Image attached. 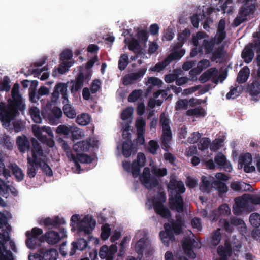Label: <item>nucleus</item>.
<instances>
[{"label": "nucleus", "instance_id": "nucleus-1", "mask_svg": "<svg viewBox=\"0 0 260 260\" xmlns=\"http://www.w3.org/2000/svg\"><path fill=\"white\" fill-rule=\"evenodd\" d=\"M68 85L64 83H57L51 95V101L55 103L59 99V94H61L63 99L62 103L64 104L63 110L64 115L68 118L73 119L76 116L75 109L69 104L68 94L67 93Z\"/></svg>", "mask_w": 260, "mask_h": 260}, {"label": "nucleus", "instance_id": "nucleus-2", "mask_svg": "<svg viewBox=\"0 0 260 260\" xmlns=\"http://www.w3.org/2000/svg\"><path fill=\"white\" fill-rule=\"evenodd\" d=\"M70 226L72 227L71 231H75V224L77 223V232L80 234L83 232L85 235H88L89 238H91L90 234L94 229L96 225V221L92 216L89 215H85L82 219L78 214H74L71 218Z\"/></svg>", "mask_w": 260, "mask_h": 260}, {"label": "nucleus", "instance_id": "nucleus-3", "mask_svg": "<svg viewBox=\"0 0 260 260\" xmlns=\"http://www.w3.org/2000/svg\"><path fill=\"white\" fill-rule=\"evenodd\" d=\"M225 21L224 19L220 20L217 29V32L214 38L210 40L205 39L203 41V48L206 54L211 53L214 50L215 44H220L226 37Z\"/></svg>", "mask_w": 260, "mask_h": 260}, {"label": "nucleus", "instance_id": "nucleus-4", "mask_svg": "<svg viewBox=\"0 0 260 260\" xmlns=\"http://www.w3.org/2000/svg\"><path fill=\"white\" fill-rule=\"evenodd\" d=\"M8 103L6 106L2 103L0 104V120L5 128L10 129L11 121L19 115L20 110L10 102Z\"/></svg>", "mask_w": 260, "mask_h": 260}, {"label": "nucleus", "instance_id": "nucleus-5", "mask_svg": "<svg viewBox=\"0 0 260 260\" xmlns=\"http://www.w3.org/2000/svg\"><path fill=\"white\" fill-rule=\"evenodd\" d=\"M255 10V7L253 5H244L239 9L238 14L234 19L233 25L237 27L242 23L247 21L248 16L252 15Z\"/></svg>", "mask_w": 260, "mask_h": 260}, {"label": "nucleus", "instance_id": "nucleus-6", "mask_svg": "<svg viewBox=\"0 0 260 260\" xmlns=\"http://www.w3.org/2000/svg\"><path fill=\"white\" fill-rule=\"evenodd\" d=\"M66 236L65 229L61 228L59 233L54 231L47 232L45 235L40 237L39 241L40 242L46 241L48 244L53 245L57 243L61 239Z\"/></svg>", "mask_w": 260, "mask_h": 260}, {"label": "nucleus", "instance_id": "nucleus-7", "mask_svg": "<svg viewBox=\"0 0 260 260\" xmlns=\"http://www.w3.org/2000/svg\"><path fill=\"white\" fill-rule=\"evenodd\" d=\"M19 88V84L17 83H15L11 90L12 99H9L8 102H10L17 107L20 112H23L25 109V105L20 93Z\"/></svg>", "mask_w": 260, "mask_h": 260}, {"label": "nucleus", "instance_id": "nucleus-8", "mask_svg": "<svg viewBox=\"0 0 260 260\" xmlns=\"http://www.w3.org/2000/svg\"><path fill=\"white\" fill-rule=\"evenodd\" d=\"M140 179L145 187L148 189L158 186L159 181L156 177H151L150 170L148 167L144 168Z\"/></svg>", "mask_w": 260, "mask_h": 260}, {"label": "nucleus", "instance_id": "nucleus-9", "mask_svg": "<svg viewBox=\"0 0 260 260\" xmlns=\"http://www.w3.org/2000/svg\"><path fill=\"white\" fill-rule=\"evenodd\" d=\"M43 234L42 229L35 227L31 229V231H27L25 233L27 239L25 241L26 246L30 249L36 248L38 242H40L38 237Z\"/></svg>", "mask_w": 260, "mask_h": 260}, {"label": "nucleus", "instance_id": "nucleus-10", "mask_svg": "<svg viewBox=\"0 0 260 260\" xmlns=\"http://www.w3.org/2000/svg\"><path fill=\"white\" fill-rule=\"evenodd\" d=\"M61 110L54 106L52 109L45 110L43 111V116L47 120L50 124L56 125L58 123L60 118L62 116Z\"/></svg>", "mask_w": 260, "mask_h": 260}, {"label": "nucleus", "instance_id": "nucleus-11", "mask_svg": "<svg viewBox=\"0 0 260 260\" xmlns=\"http://www.w3.org/2000/svg\"><path fill=\"white\" fill-rule=\"evenodd\" d=\"M169 206L173 211L181 213L184 210V201L181 194L176 193L169 197Z\"/></svg>", "mask_w": 260, "mask_h": 260}, {"label": "nucleus", "instance_id": "nucleus-12", "mask_svg": "<svg viewBox=\"0 0 260 260\" xmlns=\"http://www.w3.org/2000/svg\"><path fill=\"white\" fill-rule=\"evenodd\" d=\"M11 231V226L10 225L6 226V229H3L0 232V260L4 258L3 253L11 251L8 250L6 244L10 240L9 233Z\"/></svg>", "mask_w": 260, "mask_h": 260}, {"label": "nucleus", "instance_id": "nucleus-13", "mask_svg": "<svg viewBox=\"0 0 260 260\" xmlns=\"http://www.w3.org/2000/svg\"><path fill=\"white\" fill-rule=\"evenodd\" d=\"M32 144L31 154L32 157L30 159L34 160L43 161V158L41 157L44 156V152L42 147L38 141L34 138L31 139Z\"/></svg>", "mask_w": 260, "mask_h": 260}, {"label": "nucleus", "instance_id": "nucleus-14", "mask_svg": "<svg viewBox=\"0 0 260 260\" xmlns=\"http://www.w3.org/2000/svg\"><path fill=\"white\" fill-rule=\"evenodd\" d=\"M42 161L34 160L30 159V157L28 155L27 157V175L30 178H34L36 175L38 170L41 167Z\"/></svg>", "mask_w": 260, "mask_h": 260}, {"label": "nucleus", "instance_id": "nucleus-15", "mask_svg": "<svg viewBox=\"0 0 260 260\" xmlns=\"http://www.w3.org/2000/svg\"><path fill=\"white\" fill-rule=\"evenodd\" d=\"M147 69L142 68L135 73H132L125 75L123 78V83L125 85L132 84L134 81L142 77L146 72Z\"/></svg>", "mask_w": 260, "mask_h": 260}, {"label": "nucleus", "instance_id": "nucleus-16", "mask_svg": "<svg viewBox=\"0 0 260 260\" xmlns=\"http://www.w3.org/2000/svg\"><path fill=\"white\" fill-rule=\"evenodd\" d=\"M214 161L219 168H223L224 171L228 172L232 171V167L230 162L226 159L225 156L221 152L218 153L215 155Z\"/></svg>", "mask_w": 260, "mask_h": 260}, {"label": "nucleus", "instance_id": "nucleus-17", "mask_svg": "<svg viewBox=\"0 0 260 260\" xmlns=\"http://www.w3.org/2000/svg\"><path fill=\"white\" fill-rule=\"evenodd\" d=\"M66 221L64 218H60L59 216H55L51 218L50 217L45 218L41 220L40 224H44L45 226H51L52 228H59L61 225L64 224Z\"/></svg>", "mask_w": 260, "mask_h": 260}, {"label": "nucleus", "instance_id": "nucleus-18", "mask_svg": "<svg viewBox=\"0 0 260 260\" xmlns=\"http://www.w3.org/2000/svg\"><path fill=\"white\" fill-rule=\"evenodd\" d=\"M38 252L42 255L43 260H56L58 253L54 248L42 247L38 249Z\"/></svg>", "mask_w": 260, "mask_h": 260}, {"label": "nucleus", "instance_id": "nucleus-19", "mask_svg": "<svg viewBox=\"0 0 260 260\" xmlns=\"http://www.w3.org/2000/svg\"><path fill=\"white\" fill-rule=\"evenodd\" d=\"M16 144L21 153H25L30 150V142L25 135L18 136L16 139Z\"/></svg>", "mask_w": 260, "mask_h": 260}, {"label": "nucleus", "instance_id": "nucleus-20", "mask_svg": "<svg viewBox=\"0 0 260 260\" xmlns=\"http://www.w3.org/2000/svg\"><path fill=\"white\" fill-rule=\"evenodd\" d=\"M137 151V148L134 146L132 141H125L123 142L122 147V153L125 158L129 157L131 154H135Z\"/></svg>", "mask_w": 260, "mask_h": 260}, {"label": "nucleus", "instance_id": "nucleus-21", "mask_svg": "<svg viewBox=\"0 0 260 260\" xmlns=\"http://www.w3.org/2000/svg\"><path fill=\"white\" fill-rule=\"evenodd\" d=\"M168 188L172 191H176V193L182 194L185 192L186 189L182 181L171 179L168 185Z\"/></svg>", "mask_w": 260, "mask_h": 260}, {"label": "nucleus", "instance_id": "nucleus-22", "mask_svg": "<svg viewBox=\"0 0 260 260\" xmlns=\"http://www.w3.org/2000/svg\"><path fill=\"white\" fill-rule=\"evenodd\" d=\"M88 245L87 241L84 238H79L76 242H73L72 243V247L70 252V255H74L77 250L83 251L86 249Z\"/></svg>", "mask_w": 260, "mask_h": 260}, {"label": "nucleus", "instance_id": "nucleus-23", "mask_svg": "<svg viewBox=\"0 0 260 260\" xmlns=\"http://www.w3.org/2000/svg\"><path fill=\"white\" fill-rule=\"evenodd\" d=\"M167 228V229H165V231L160 232L159 236L164 245L169 246L170 241H174L175 238L172 230H171L168 227Z\"/></svg>", "mask_w": 260, "mask_h": 260}, {"label": "nucleus", "instance_id": "nucleus-24", "mask_svg": "<svg viewBox=\"0 0 260 260\" xmlns=\"http://www.w3.org/2000/svg\"><path fill=\"white\" fill-rule=\"evenodd\" d=\"M90 146L91 143L89 141L83 140L79 141L74 144L73 149L77 153H83L87 152L89 150Z\"/></svg>", "mask_w": 260, "mask_h": 260}, {"label": "nucleus", "instance_id": "nucleus-25", "mask_svg": "<svg viewBox=\"0 0 260 260\" xmlns=\"http://www.w3.org/2000/svg\"><path fill=\"white\" fill-rule=\"evenodd\" d=\"M84 75L82 72L78 73L75 81V84L71 88V92L73 93L75 92L78 91L83 86L84 82Z\"/></svg>", "mask_w": 260, "mask_h": 260}, {"label": "nucleus", "instance_id": "nucleus-26", "mask_svg": "<svg viewBox=\"0 0 260 260\" xmlns=\"http://www.w3.org/2000/svg\"><path fill=\"white\" fill-rule=\"evenodd\" d=\"M248 93L252 96H257L260 93V80H254L247 87Z\"/></svg>", "mask_w": 260, "mask_h": 260}, {"label": "nucleus", "instance_id": "nucleus-27", "mask_svg": "<svg viewBox=\"0 0 260 260\" xmlns=\"http://www.w3.org/2000/svg\"><path fill=\"white\" fill-rule=\"evenodd\" d=\"M218 70L216 68H211L200 76L199 80L201 83H205L212 77L216 76Z\"/></svg>", "mask_w": 260, "mask_h": 260}, {"label": "nucleus", "instance_id": "nucleus-28", "mask_svg": "<svg viewBox=\"0 0 260 260\" xmlns=\"http://www.w3.org/2000/svg\"><path fill=\"white\" fill-rule=\"evenodd\" d=\"M230 187L233 190L241 193L248 190L250 185L244 182H234L231 184Z\"/></svg>", "mask_w": 260, "mask_h": 260}, {"label": "nucleus", "instance_id": "nucleus-29", "mask_svg": "<svg viewBox=\"0 0 260 260\" xmlns=\"http://www.w3.org/2000/svg\"><path fill=\"white\" fill-rule=\"evenodd\" d=\"M250 74V70L248 67L245 66L240 70L238 74L236 81L239 84L245 83L248 79Z\"/></svg>", "mask_w": 260, "mask_h": 260}, {"label": "nucleus", "instance_id": "nucleus-30", "mask_svg": "<svg viewBox=\"0 0 260 260\" xmlns=\"http://www.w3.org/2000/svg\"><path fill=\"white\" fill-rule=\"evenodd\" d=\"M168 227L173 232L176 234H179L182 231V223L180 219H178L175 221H173L171 224L166 223L164 224L165 229H167Z\"/></svg>", "mask_w": 260, "mask_h": 260}, {"label": "nucleus", "instance_id": "nucleus-31", "mask_svg": "<svg viewBox=\"0 0 260 260\" xmlns=\"http://www.w3.org/2000/svg\"><path fill=\"white\" fill-rule=\"evenodd\" d=\"M225 45L222 44L216 48L214 51L212 52V57L211 60L212 61H215L217 59L222 58L225 55L224 51Z\"/></svg>", "mask_w": 260, "mask_h": 260}, {"label": "nucleus", "instance_id": "nucleus-32", "mask_svg": "<svg viewBox=\"0 0 260 260\" xmlns=\"http://www.w3.org/2000/svg\"><path fill=\"white\" fill-rule=\"evenodd\" d=\"M186 114L188 116H193L196 117H204L206 116V112L203 107L199 106L188 110L186 111Z\"/></svg>", "mask_w": 260, "mask_h": 260}, {"label": "nucleus", "instance_id": "nucleus-33", "mask_svg": "<svg viewBox=\"0 0 260 260\" xmlns=\"http://www.w3.org/2000/svg\"><path fill=\"white\" fill-rule=\"evenodd\" d=\"M155 213L165 218H169L171 217V214L170 210L164 205L153 206Z\"/></svg>", "mask_w": 260, "mask_h": 260}, {"label": "nucleus", "instance_id": "nucleus-34", "mask_svg": "<svg viewBox=\"0 0 260 260\" xmlns=\"http://www.w3.org/2000/svg\"><path fill=\"white\" fill-rule=\"evenodd\" d=\"M56 132L58 134L63 135H69L71 133L73 139H78L75 134V133H77V131L71 132L70 128L64 125H59L56 129Z\"/></svg>", "mask_w": 260, "mask_h": 260}, {"label": "nucleus", "instance_id": "nucleus-35", "mask_svg": "<svg viewBox=\"0 0 260 260\" xmlns=\"http://www.w3.org/2000/svg\"><path fill=\"white\" fill-rule=\"evenodd\" d=\"M218 254L224 258H228L232 254V248L230 245H226L225 247L219 246L217 250Z\"/></svg>", "mask_w": 260, "mask_h": 260}, {"label": "nucleus", "instance_id": "nucleus-36", "mask_svg": "<svg viewBox=\"0 0 260 260\" xmlns=\"http://www.w3.org/2000/svg\"><path fill=\"white\" fill-rule=\"evenodd\" d=\"M30 115L34 122L36 123H41L42 118L40 116L39 109L36 107H32L29 109Z\"/></svg>", "mask_w": 260, "mask_h": 260}, {"label": "nucleus", "instance_id": "nucleus-37", "mask_svg": "<svg viewBox=\"0 0 260 260\" xmlns=\"http://www.w3.org/2000/svg\"><path fill=\"white\" fill-rule=\"evenodd\" d=\"M91 117L88 114L83 113L78 115L76 118V122L82 126L87 125L90 122Z\"/></svg>", "mask_w": 260, "mask_h": 260}, {"label": "nucleus", "instance_id": "nucleus-38", "mask_svg": "<svg viewBox=\"0 0 260 260\" xmlns=\"http://www.w3.org/2000/svg\"><path fill=\"white\" fill-rule=\"evenodd\" d=\"M12 171L13 174L15 176L18 181H22L24 176L22 169L17 165H12Z\"/></svg>", "mask_w": 260, "mask_h": 260}, {"label": "nucleus", "instance_id": "nucleus-39", "mask_svg": "<svg viewBox=\"0 0 260 260\" xmlns=\"http://www.w3.org/2000/svg\"><path fill=\"white\" fill-rule=\"evenodd\" d=\"M129 63L128 56L127 54H122L118 60V68L120 71L124 70Z\"/></svg>", "mask_w": 260, "mask_h": 260}, {"label": "nucleus", "instance_id": "nucleus-40", "mask_svg": "<svg viewBox=\"0 0 260 260\" xmlns=\"http://www.w3.org/2000/svg\"><path fill=\"white\" fill-rule=\"evenodd\" d=\"M239 167L241 168L243 167V165H250L252 161V156L250 153H246L244 155H241L239 157Z\"/></svg>", "mask_w": 260, "mask_h": 260}, {"label": "nucleus", "instance_id": "nucleus-41", "mask_svg": "<svg viewBox=\"0 0 260 260\" xmlns=\"http://www.w3.org/2000/svg\"><path fill=\"white\" fill-rule=\"evenodd\" d=\"M183 248L185 253L190 258H194L196 255L192 248L191 244L190 242H186L182 244Z\"/></svg>", "mask_w": 260, "mask_h": 260}, {"label": "nucleus", "instance_id": "nucleus-42", "mask_svg": "<svg viewBox=\"0 0 260 260\" xmlns=\"http://www.w3.org/2000/svg\"><path fill=\"white\" fill-rule=\"evenodd\" d=\"M251 225L256 228L260 226V214L257 213H252L249 217Z\"/></svg>", "mask_w": 260, "mask_h": 260}, {"label": "nucleus", "instance_id": "nucleus-43", "mask_svg": "<svg viewBox=\"0 0 260 260\" xmlns=\"http://www.w3.org/2000/svg\"><path fill=\"white\" fill-rule=\"evenodd\" d=\"M166 200V193L164 192H160L157 197L153 200V206H162Z\"/></svg>", "mask_w": 260, "mask_h": 260}, {"label": "nucleus", "instance_id": "nucleus-44", "mask_svg": "<svg viewBox=\"0 0 260 260\" xmlns=\"http://www.w3.org/2000/svg\"><path fill=\"white\" fill-rule=\"evenodd\" d=\"M169 64H170L169 61L166 58L163 61L157 63L150 70L152 71L159 72L162 71Z\"/></svg>", "mask_w": 260, "mask_h": 260}, {"label": "nucleus", "instance_id": "nucleus-45", "mask_svg": "<svg viewBox=\"0 0 260 260\" xmlns=\"http://www.w3.org/2000/svg\"><path fill=\"white\" fill-rule=\"evenodd\" d=\"M214 187L218 190L220 194L225 193L228 191V187L225 183L219 181H215L214 183Z\"/></svg>", "mask_w": 260, "mask_h": 260}, {"label": "nucleus", "instance_id": "nucleus-46", "mask_svg": "<svg viewBox=\"0 0 260 260\" xmlns=\"http://www.w3.org/2000/svg\"><path fill=\"white\" fill-rule=\"evenodd\" d=\"M221 239V235L220 229L215 231L212 236L210 244L211 245L216 246L218 245Z\"/></svg>", "mask_w": 260, "mask_h": 260}, {"label": "nucleus", "instance_id": "nucleus-47", "mask_svg": "<svg viewBox=\"0 0 260 260\" xmlns=\"http://www.w3.org/2000/svg\"><path fill=\"white\" fill-rule=\"evenodd\" d=\"M142 92L141 89H135L132 91L128 96V101L132 103L137 101L142 96Z\"/></svg>", "mask_w": 260, "mask_h": 260}, {"label": "nucleus", "instance_id": "nucleus-48", "mask_svg": "<svg viewBox=\"0 0 260 260\" xmlns=\"http://www.w3.org/2000/svg\"><path fill=\"white\" fill-rule=\"evenodd\" d=\"M10 80L9 77L6 76L0 84V91L8 92L10 90Z\"/></svg>", "mask_w": 260, "mask_h": 260}, {"label": "nucleus", "instance_id": "nucleus-49", "mask_svg": "<svg viewBox=\"0 0 260 260\" xmlns=\"http://www.w3.org/2000/svg\"><path fill=\"white\" fill-rule=\"evenodd\" d=\"M77 159L81 163L85 164H90L93 161V159L90 155L84 153H77Z\"/></svg>", "mask_w": 260, "mask_h": 260}, {"label": "nucleus", "instance_id": "nucleus-50", "mask_svg": "<svg viewBox=\"0 0 260 260\" xmlns=\"http://www.w3.org/2000/svg\"><path fill=\"white\" fill-rule=\"evenodd\" d=\"M102 232L101 234V237L102 239L105 240H107L111 233V228L108 223H106L102 226Z\"/></svg>", "mask_w": 260, "mask_h": 260}, {"label": "nucleus", "instance_id": "nucleus-51", "mask_svg": "<svg viewBox=\"0 0 260 260\" xmlns=\"http://www.w3.org/2000/svg\"><path fill=\"white\" fill-rule=\"evenodd\" d=\"M188 99H179L176 103L175 109L176 111H178L183 109L186 110L188 108Z\"/></svg>", "mask_w": 260, "mask_h": 260}, {"label": "nucleus", "instance_id": "nucleus-52", "mask_svg": "<svg viewBox=\"0 0 260 260\" xmlns=\"http://www.w3.org/2000/svg\"><path fill=\"white\" fill-rule=\"evenodd\" d=\"M136 36L137 38V40H138L140 43H145L147 41L148 34L146 30L142 29L139 30Z\"/></svg>", "mask_w": 260, "mask_h": 260}, {"label": "nucleus", "instance_id": "nucleus-53", "mask_svg": "<svg viewBox=\"0 0 260 260\" xmlns=\"http://www.w3.org/2000/svg\"><path fill=\"white\" fill-rule=\"evenodd\" d=\"M9 185L5 180L0 178V194L3 197L7 198L9 193Z\"/></svg>", "mask_w": 260, "mask_h": 260}, {"label": "nucleus", "instance_id": "nucleus-54", "mask_svg": "<svg viewBox=\"0 0 260 260\" xmlns=\"http://www.w3.org/2000/svg\"><path fill=\"white\" fill-rule=\"evenodd\" d=\"M159 148L158 143L155 140H151L148 143V150L150 153L153 155L157 154V151Z\"/></svg>", "mask_w": 260, "mask_h": 260}, {"label": "nucleus", "instance_id": "nucleus-55", "mask_svg": "<svg viewBox=\"0 0 260 260\" xmlns=\"http://www.w3.org/2000/svg\"><path fill=\"white\" fill-rule=\"evenodd\" d=\"M146 122L142 117L137 118L136 121L135 126L137 128V133L145 132Z\"/></svg>", "mask_w": 260, "mask_h": 260}, {"label": "nucleus", "instance_id": "nucleus-56", "mask_svg": "<svg viewBox=\"0 0 260 260\" xmlns=\"http://www.w3.org/2000/svg\"><path fill=\"white\" fill-rule=\"evenodd\" d=\"M140 41L135 38L132 39L129 42L128 48L129 50L136 52V50L140 49Z\"/></svg>", "mask_w": 260, "mask_h": 260}, {"label": "nucleus", "instance_id": "nucleus-57", "mask_svg": "<svg viewBox=\"0 0 260 260\" xmlns=\"http://www.w3.org/2000/svg\"><path fill=\"white\" fill-rule=\"evenodd\" d=\"M40 168L42 169V172L48 177H51L53 176V171L50 167L47 164V163L43 159L42 161L41 167Z\"/></svg>", "mask_w": 260, "mask_h": 260}, {"label": "nucleus", "instance_id": "nucleus-58", "mask_svg": "<svg viewBox=\"0 0 260 260\" xmlns=\"http://www.w3.org/2000/svg\"><path fill=\"white\" fill-rule=\"evenodd\" d=\"M152 173L156 177H164L167 174V170L166 168H157L153 167L152 168Z\"/></svg>", "mask_w": 260, "mask_h": 260}, {"label": "nucleus", "instance_id": "nucleus-59", "mask_svg": "<svg viewBox=\"0 0 260 260\" xmlns=\"http://www.w3.org/2000/svg\"><path fill=\"white\" fill-rule=\"evenodd\" d=\"M33 132L35 136L43 144L46 143L49 139L46 134L41 133V131L39 129H34Z\"/></svg>", "mask_w": 260, "mask_h": 260}, {"label": "nucleus", "instance_id": "nucleus-60", "mask_svg": "<svg viewBox=\"0 0 260 260\" xmlns=\"http://www.w3.org/2000/svg\"><path fill=\"white\" fill-rule=\"evenodd\" d=\"M190 35V30L186 28L182 32L179 33L178 34L177 39L178 41L180 42H183V43L187 41V39Z\"/></svg>", "mask_w": 260, "mask_h": 260}, {"label": "nucleus", "instance_id": "nucleus-61", "mask_svg": "<svg viewBox=\"0 0 260 260\" xmlns=\"http://www.w3.org/2000/svg\"><path fill=\"white\" fill-rule=\"evenodd\" d=\"M210 181L205 176L202 177V183L200 186V190L203 192H206L209 190Z\"/></svg>", "mask_w": 260, "mask_h": 260}, {"label": "nucleus", "instance_id": "nucleus-62", "mask_svg": "<svg viewBox=\"0 0 260 260\" xmlns=\"http://www.w3.org/2000/svg\"><path fill=\"white\" fill-rule=\"evenodd\" d=\"M143 167L136 162L133 161L132 166V173L134 178L137 177L140 173L141 168Z\"/></svg>", "mask_w": 260, "mask_h": 260}, {"label": "nucleus", "instance_id": "nucleus-63", "mask_svg": "<svg viewBox=\"0 0 260 260\" xmlns=\"http://www.w3.org/2000/svg\"><path fill=\"white\" fill-rule=\"evenodd\" d=\"M73 56V53L72 50L67 49L62 52L60 55V59L62 61H68L70 60Z\"/></svg>", "mask_w": 260, "mask_h": 260}, {"label": "nucleus", "instance_id": "nucleus-64", "mask_svg": "<svg viewBox=\"0 0 260 260\" xmlns=\"http://www.w3.org/2000/svg\"><path fill=\"white\" fill-rule=\"evenodd\" d=\"M220 225L228 233H230L232 232L233 226L230 223V221L228 220H220L219 221Z\"/></svg>", "mask_w": 260, "mask_h": 260}]
</instances>
